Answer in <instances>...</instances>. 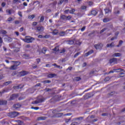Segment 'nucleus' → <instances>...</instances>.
Segmentation results:
<instances>
[{
  "label": "nucleus",
  "instance_id": "nucleus-38",
  "mask_svg": "<svg viewBox=\"0 0 125 125\" xmlns=\"http://www.w3.org/2000/svg\"><path fill=\"white\" fill-rule=\"evenodd\" d=\"M43 83H50V81L46 80L43 81Z\"/></svg>",
  "mask_w": 125,
  "mask_h": 125
},
{
  "label": "nucleus",
  "instance_id": "nucleus-59",
  "mask_svg": "<svg viewBox=\"0 0 125 125\" xmlns=\"http://www.w3.org/2000/svg\"><path fill=\"white\" fill-rule=\"evenodd\" d=\"M105 30H106V28H104V29H102V30L101 31V33H103V32H104Z\"/></svg>",
  "mask_w": 125,
  "mask_h": 125
},
{
  "label": "nucleus",
  "instance_id": "nucleus-35",
  "mask_svg": "<svg viewBox=\"0 0 125 125\" xmlns=\"http://www.w3.org/2000/svg\"><path fill=\"white\" fill-rule=\"evenodd\" d=\"M46 51V48L43 47L42 49V53H43L44 54V53H45Z\"/></svg>",
  "mask_w": 125,
  "mask_h": 125
},
{
  "label": "nucleus",
  "instance_id": "nucleus-12",
  "mask_svg": "<svg viewBox=\"0 0 125 125\" xmlns=\"http://www.w3.org/2000/svg\"><path fill=\"white\" fill-rule=\"evenodd\" d=\"M7 13H8L9 15L11 14L12 13H14V10L13 9H7L6 11Z\"/></svg>",
  "mask_w": 125,
  "mask_h": 125
},
{
  "label": "nucleus",
  "instance_id": "nucleus-4",
  "mask_svg": "<svg viewBox=\"0 0 125 125\" xmlns=\"http://www.w3.org/2000/svg\"><path fill=\"white\" fill-rule=\"evenodd\" d=\"M45 100V99L42 98L40 99L38 101H35L32 103V104H39V103H42V102H43V101Z\"/></svg>",
  "mask_w": 125,
  "mask_h": 125
},
{
  "label": "nucleus",
  "instance_id": "nucleus-33",
  "mask_svg": "<svg viewBox=\"0 0 125 125\" xmlns=\"http://www.w3.org/2000/svg\"><path fill=\"white\" fill-rule=\"evenodd\" d=\"M74 81H76V82H79V81H81V78H80V77H75L74 78Z\"/></svg>",
  "mask_w": 125,
  "mask_h": 125
},
{
  "label": "nucleus",
  "instance_id": "nucleus-3",
  "mask_svg": "<svg viewBox=\"0 0 125 125\" xmlns=\"http://www.w3.org/2000/svg\"><path fill=\"white\" fill-rule=\"evenodd\" d=\"M26 42L27 43H30L31 42H33V41H35V38L31 37H26Z\"/></svg>",
  "mask_w": 125,
  "mask_h": 125
},
{
  "label": "nucleus",
  "instance_id": "nucleus-60",
  "mask_svg": "<svg viewBox=\"0 0 125 125\" xmlns=\"http://www.w3.org/2000/svg\"><path fill=\"white\" fill-rule=\"evenodd\" d=\"M15 24H19L20 22L19 21H15Z\"/></svg>",
  "mask_w": 125,
  "mask_h": 125
},
{
  "label": "nucleus",
  "instance_id": "nucleus-39",
  "mask_svg": "<svg viewBox=\"0 0 125 125\" xmlns=\"http://www.w3.org/2000/svg\"><path fill=\"white\" fill-rule=\"evenodd\" d=\"M105 82H108L110 81V78L109 77H106L104 79Z\"/></svg>",
  "mask_w": 125,
  "mask_h": 125
},
{
  "label": "nucleus",
  "instance_id": "nucleus-55",
  "mask_svg": "<svg viewBox=\"0 0 125 125\" xmlns=\"http://www.w3.org/2000/svg\"><path fill=\"white\" fill-rule=\"evenodd\" d=\"M1 6H2L3 7H4V6H5V3L2 2L1 4Z\"/></svg>",
  "mask_w": 125,
  "mask_h": 125
},
{
  "label": "nucleus",
  "instance_id": "nucleus-42",
  "mask_svg": "<svg viewBox=\"0 0 125 125\" xmlns=\"http://www.w3.org/2000/svg\"><path fill=\"white\" fill-rule=\"evenodd\" d=\"M37 24H38V22L34 21L32 23V26H37Z\"/></svg>",
  "mask_w": 125,
  "mask_h": 125
},
{
  "label": "nucleus",
  "instance_id": "nucleus-8",
  "mask_svg": "<svg viewBox=\"0 0 125 125\" xmlns=\"http://www.w3.org/2000/svg\"><path fill=\"white\" fill-rule=\"evenodd\" d=\"M27 74H28V73L25 71H22L21 72H20V76H21V77H23L24 76H26V75H27Z\"/></svg>",
  "mask_w": 125,
  "mask_h": 125
},
{
  "label": "nucleus",
  "instance_id": "nucleus-56",
  "mask_svg": "<svg viewBox=\"0 0 125 125\" xmlns=\"http://www.w3.org/2000/svg\"><path fill=\"white\" fill-rule=\"evenodd\" d=\"M32 109H34L35 110H39L38 107H32Z\"/></svg>",
  "mask_w": 125,
  "mask_h": 125
},
{
  "label": "nucleus",
  "instance_id": "nucleus-34",
  "mask_svg": "<svg viewBox=\"0 0 125 125\" xmlns=\"http://www.w3.org/2000/svg\"><path fill=\"white\" fill-rule=\"evenodd\" d=\"M13 20H14V19H13V18H8L7 21H8V22H11V21H13Z\"/></svg>",
  "mask_w": 125,
  "mask_h": 125
},
{
  "label": "nucleus",
  "instance_id": "nucleus-27",
  "mask_svg": "<svg viewBox=\"0 0 125 125\" xmlns=\"http://www.w3.org/2000/svg\"><path fill=\"white\" fill-rule=\"evenodd\" d=\"M35 18V16L34 15H31L28 16V19L30 20H33Z\"/></svg>",
  "mask_w": 125,
  "mask_h": 125
},
{
  "label": "nucleus",
  "instance_id": "nucleus-20",
  "mask_svg": "<svg viewBox=\"0 0 125 125\" xmlns=\"http://www.w3.org/2000/svg\"><path fill=\"white\" fill-rule=\"evenodd\" d=\"M61 19L64 20V21H67V16L65 15L61 16Z\"/></svg>",
  "mask_w": 125,
  "mask_h": 125
},
{
  "label": "nucleus",
  "instance_id": "nucleus-1",
  "mask_svg": "<svg viewBox=\"0 0 125 125\" xmlns=\"http://www.w3.org/2000/svg\"><path fill=\"white\" fill-rule=\"evenodd\" d=\"M20 65V62H15V63L14 65L11 66L10 67V70H16L17 67Z\"/></svg>",
  "mask_w": 125,
  "mask_h": 125
},
{
  "label": "nucleus",
  "instance_id": "nucleus-7",
  "mask_svg": "<svg viewBox=\"0 0 125 125\" xmlns=\"http://www.w3.org/2000/svg\"><path fill=\"white\" fill-rule=\"evenodd\" d=\"M37 30L38 31V32H43V30H44V28H43V27L42 26H39L37 27Z\"/></svg>",
  "mask_w": 125,
  "mask_h": 125
},
{
  "label": "nucleus",
  "instance_id": "nucleus-28",
  "mask_svg": "<svg viewBox=\"0 0 125 125\" xmlns=\"http://www.w3.org/2000/svg\"><path fill=\"white\" fill-rule=\"evenodd\" d=\"M6 104V101H0V105H4Z\"/></svg>",
  "mask_w": 125,
  "mask_h": 125
},
{
  "label": "nucleus",
  "instance_id": "nucleus-13",
  "mask_svg": "<svg viewBox=\"0 0 125 125\" xmlns=\"http://www.w3.org/2000/svg\"><path fill=\"white\" fill-rule=\"evenodd\" d=\"M74 41L75 42L74 43H76V44H81L82 43V42H80V40H76V38L74 39Z\"/></svg>",
  "mask_w": 125,
  "mask_h": 125
},
{
  "label": "nucleus",
  "instance_id": "nucleus-16",
  "mask_svg": "<svg viewBox=\"0 0 125 125\" xmlns=\"http://www.w3.org/2000/svg\"><path fill=\"white\" fill-rule=\"evenodd\" d=\"M59 35L61 37H63V36H65V35H66V32L65 31H61L59 33Z\"/></svg>",
  "mask_w": 125,
  "mask_h": 125
},
{
  "label": "nucleus",
  "instance_id": "nucleus-29",
  "mask_svg": "<svg viewBox=\"0 0 125 125\" xmlns=\"http://www.w3.org/2000/svg\"><path fill=\"white\" fill-rule=\"evenodd\" d=\"M46 119V117H40L38 118V120L39 121H42V120H45Z\"/></svg>",
  "mask_w": 125,
  "mask_h": 125
},
{
  "label": "nucleus",
  "instance_id": "nucleus-54",
  "mask_svg": "<svg viewBox=\"0 0 125 125\" xmlns=\"http://www.w3.org/2000/svg\"><path fill=\"white\" fill-rule=\"evenodd\" d=\"M23 31H24V28L21 27V28L20 29V31H21V32H23Z\"/></svg>",
  "mask_w": 125,
  "mask_h": 125
},
{
  "label": "nucleus",
  "instance_id": "nucleus-10",
  "mask_svg": "<svg viewBox=\"0 0 125 125\" xmlns=\"http://www.w3.org/2000/svg\"><path fill=\"white\" fill-rule=\"evenodd\" d=\"M109 62L110 64H112V63H113L114 64H116L117 63V59L113 58L111 60H110Z\"/></svg>",
  "mask_w": 125,
  "mask_h": 125
},
{
  "label": "nucleus",
  "instance_id": "nucleus-41",
  "mask_svg": "<svg viewBox=\"0 0 125 125\" xmlns=\"http://www.w3.org/2000/svg\"><path fill=\"white\" fill-rule=\"evenodd\" d=\"M81 9H83V10H84V9H86V6H82L81 7Z\"/></svg>",
  "mask_w": 125,
  "mask_h": 125
},
{
  "label": "nucleus",
  "instance_id": "nucleus-40",
  "mask_svg": "<svg viewBox=\"0 0 125 125\" xmlns=\"http://www.w3.org/2000/svg\"><path fill=\"white\" fill-rule=\"evenodd\" d=\"M108 21H109V20L108 19H104L103 20V22H104V23H106Z\"/></svg>",
  "mask_w": 125,
  "mask_h": 125
},
{
  "label": "nucleus",
  "instance_id": "nucleus-64",
  "mask_svg": "<svg viewBox=\"0 0 125 125\" xmlns=\"http://www.w3.org/2000/svg\"><path fill=\"white\" fill-rule=\"evenodd\" d=\"M72 67H69L68 68H67V70H69V71H71V70H72Z\"/></svg>",
  "mask_w": 125,
  "mask_h": 125
},
{
  "label": "nucleus",
  "instance_id": "nucleus-61",
  "mask_svg": "<svg viewBox=\"0 0 125 125\" xmlns=\"http://www.w3.org/2000/svg\"><path fill=\"white\" fill-rule=\"evenodd\" d=\"M21 40H22V41L24 42H26V38L25 39H22Z\"/></svg>",
  "mask_w": 125,
  "mask_h": 125
},
{
  "label": "nucleus",
  "instance_id": "nucleus-49",
  "mask_svg": "<svg viewBox=\"0 0 125 125\" xmlns=\"http://www.w3.org/2000/svg\"><path fill=\"white\" fill-rule=\"evenodd\" d=\"M58 14H59V13H56L55 14V15L53 16L54 18H56V17H57V16H58Z\"/></svg>",
  "mask_w": 125,
  "mask_h": 125
},
{
  "label": "nucleus",
  "instance_id": "nucleus-2",
  "mask_svg": "<svg viewBox=\"0 0 125 125\" xmlns=\"http://www.w3.org/2000/svg\"><path fill=\"white\" fill-rule=\"evenodd\" d=\"M19 115V113L16 112H10L9 113V117H10V118H15L17 117Z\"/></svg>",
  "mask_w": 125,
  "mask_h": 125
},
{
  "label": "nucleus",
  "instance_id": "nucleus-43",
  "mask_svg": "<svg viewBox=\"0 0 125 125\" xmlns=\"http://www.w3.org/2000/svg\"><path fill=\"white\" fill-rule=\"evenodd\" d=\"M13 2L14 3H16V2H21V1L18 0H14Z\"/></svg>",
  "mask_w": 125,
  "mask_h": 125
},
{
  "label": "nucleus",
  "instance_id": "nucleus-48",
  "mask_svg": "<svg viewBox=\"0 0 125 125\" xmlns=\"http://www.w3.org/2000/svg\"><path fill=\"white\" fill-rule=\"evenodd\" d=\"M71 18H72V17H71V16H68L66 17V20H70V19H71Z\"/></svg>",
  "mask_w": 125,
  "mask_h": 125
},
{
  "label": "nucleus",
  "instance_id": "nucleus-25",
  "mask_svg": "<svg viewBox=\"0 0 125 125\" xmlns=\"http://www.w3.org/2000/svg\"><path fill=\"white\" fill-rule=\"evenodd\" d=\"M91 14H92V15H94V16H95V15H96V14H97V11H96L95 10H92L91 12Z\"/></svg>",
  "mask_w": 125,
  "mask_h": 125
},
{
  "label": "nucleus",
  "instance_id": "nucleus-51",
  "mask_svg": "<svg viewBox=\"0 0 125 125\" xmlns=\"http://www.w3.org/2000/svg\"><path fill=\"white\" fill-rule=\"evenodd\" d=\"M85 30V26H83L82 29H81V31L83 32Z\"/></svg>",
  "mask_w": 125,
  "mask_h": 125
},
{
  "label": "nucleus",
  "instance_id": "nucleus-11",
  "mask_svg": "<svg viewBox=\"0 0 125 125\" xmlns=\"http://www.w3.org/2000/svg\"><path fill=\"white\" fill-rule=\"evenodd\" d=\"M5 40L6 42H12V38L9 37H7L5 38Z\"/></svg>",
  "mask_w": 125,
  "mask_h": 125
},
{
  "label": "nucleus",
  "instance_id": "nucleus-19",
  "mask_svg": "<svg viewBox=\"0 0 125 125\" xmlns=\"http://www.w3.org/2000/svg\"><path fill=\"white\" fill-rule=\"evenodd\" d=\"M117 70L118 71V72H122V71H123V69L118 68L117 69H115L114 71L112 70V71H109V74H110V73H114V72H115Z\"/></svg>",
  "mask_w": 125,
  "mask_h": 125
},
{
  "label": "nucleus",
  "instance_id": "nucleus-47",
  "mask_svg": "<svg viewBox=\"0 0 125 125\" xmlns=\"http://www.w3.org/2000/svg\"><path fill=\"white\" fill-rule=\"evenodd\" d=\"M64 13H70V10H65L64 11Z\"/></svg>",
  "mask_w": 125,
  "mask_h": 125
},
{
  "label": "nucleus",
  "instance_id": "nucleus-57",
  "mask_svg": "<svg viewBox=\"0 0 125 125\" xmlns=\"http://www.w3.org/2000/svg\"><path fill=\"white\" fill-rule=\"evenodd\" d=\"M36 61L38 63H40V62H41V59H37Z\"/></svg>",
  "mask_w": 125,
  "mask_h": 125
},
{
  "label": "nucleus",
  "instance_id": "nucleus-22",
  "mask_svg": "<svg viewBox=\"0 0 125 125\" xmlns=\"http://www.w3.org/2000/svg\"><path fill=\"white\" fill-rule=\"evenodd\" d=\"M7 32L6 31L4 30H0V34L1 35H6V34H7Z\"/></svg>",
  "mask_w": 125,
  "mask_h": 125
},
{
  "label": "nucleus",
  "instance_id": "nucleus-14",
  "mask_svg": "<svg viewBox=\"0 0 125 125\" xmlns=\"http://www.w3.org/2000/svg\"><path fill=\"white\" fill-rule=\"evenodd\" d=\"M20 107H21V104H17L14 105V108H15V109H18L20 108Z\"/></svg>",
  "mask_w": 125,
  "mask_h": 125
},
{
  "label": "nucleus",
  "instance_id": "nucleus-63",
  "mask_svg": "<svg viewBox=\"0 0 125 125\" xmlns=\"http://www.w3.org/2000/svg\"><path fill=\"white\" fill-rule=\"evenodd\" d=\"M15 33L16 36H19V32H15Z\"/></svg>",
  "mask_w": 125,
  "mask_h": 125
},
{
  "label": "nucleus",
  "instance_id": "nucleus-58",
  "mask_svg": "<svg viewBox=\"0 0 125 125\" xmlns=\"http://www.w3.org/2000/svg\"><path fill=\"white\" fill-rule=\"evenodd\" d=\"M39 39H42V38H43V36L42 35H39L38 36Z\"/></svg>",
  "mask_w": 125,
  "mask_h": 125
},
{
  "label": "nucleus",
  "instance_id": "nucleus-6",
  "mask_svg": "<svg viewBox=\"0 0 125 125\" xmlns=\"http://www.w3.org/2000/svg\"><path fill=\"white\" fill-rule=\"evenodd\" d=\"M18 94H14L10 97V100H13V99H15V98H17L18 97Z\"/></svg>",
  "mask_w": 125,
  "mask_h": 125
},
{
  "label": "nucleus",
  "instance_id": "nucleus-31",
  "mask_svg": "<svg viewBox=\"0 0 125 125\" xmlns=\"http://www.w3.org/2000/svg\"><path fill=\"white\" fill-rule=\"evenodd\" d=\"M54 51H59V47L56 46L55 48L53 49Z\"/></svg>",
  "mask_w": 125,
  "mask_h": 125
},
{
  "label": "nucleus",
  "instance_id": "nucleus-21",
  "mask_svg": "<svg viewBox=\"0 0 125 125\" xmlns=\"http://www.w3.org/2000/svg\"><path fill=\"white\" fill-rule=\"evenodd\" d=\"M104 11L105 13H110V12H111V9L106 8V9H104Z\"/></svg>",
  "mask_w": 125,
  "mask_h": 125
},
{
  "label": "nucleus",
  "instance_id": "nucleus-30",
  "mask_svg": "<svg viewBox=\"0 0 125 125\" xmlns=\"http://www.w3.org/2000/svg\"><path fill=\"white\" fill-rule=\"evenodd\" d=\"M53 35H57L58 34V30L55 29L52 32Z\"/></svg>",
  "mask_w": 125,
  "mask_h": 125
},
{
  "label": "nucleus",
  "instance_id": "nucleus-53",
  "mask_svg": "<svg viewBox=\"0 0 125 125\" xmlns=\"http://www.w3.org/2000/svg\"><path fill=\"white\" fill-rule=\"evenodd\" d=\"M71 125H78V123L76 122H74L71 124Z\"/></svg>",
  "mask_w": 125,
  "mask_h": 125
},
{
  "label": "nucleus",
  "instance_id": "nucleus-24",
  "mask_svg": "<svg viewBox=\"0 0 125 125\" xmlns=\"http://www.w3.org/2000/svg\"><path fill=\"white\" fill-rule=\"evenodd\" d=\"M67 43L70 45L74 44V43H75V41H74V39L73 40L68 41Z\"/></svg>",
  "mask_w": 125,
  "mask_h": 125
},
{
  "label": "nucleus",
  "instance_id": "nucleus-37",
  "mask_svg": "<svg viewBox=\"0 0 125 125\" xmlns=\"http://www.w3.org/2000/svg\"><path fill=\"white\" fill-rule=\"evenodd\" d=\"M43 20H44V17L43 16H42L40 18V22H43Z\"/></svg>",
  "mask_w": 125,
  "mask_h": 125
},
{
  "label": "nucleus",
  "instance_id": "nucleus-9",
  "mask_svg": "<svg viewBox=\"0 0 125 125\" xmlns=\"http://www.w3.org/2000/svg\"><path fill=\"white\" fill-rule=\"evenodd\" d=\"M23 87H24L23 84H20V85H18V86H14V88H16V89H20L21 88H23Z\"/></svg>",
  "mask_w": 125,
  "mask_h": 125
},
{
  "label": "nucleus",
  "instance_id": "nucleus-50",
  "mask_svg": "<svg viewBox=\"0 0 125 125\" xmlns=\"http://www.w3.org/2000/svg\"><path fill=\"white\" fill-rule=\"evenodd\" d=\"M18 14H19V16H20V17H22V12H19Z\"/></svg>",
  "mask_w": 125,
  "mask_h": 125
},
{
  "label": "nucleus",
  "instance_id": "nucleus-18",
  "mask_svg": "<svg viewBox=\"0 0 125 125\" xmlns=\"http://www.w3.org/2000/svg\"><path fill=\"white\" fill-rule=\"evenodd\" d=\"M121 55H122V54H121V53H115L113 55V57H120V56H121Z\"/></svg>",
  "mask_w": 125,
  "mask_h": 125
},
{
  "label": "nucleus",
  "instance_id": "nucleus-23",
  "mask_svg": "<svg viewBox=\"0 0 125 125\" xmlns=\"http://www.w3.org/2000/svg\"><path fill=\"white\" fill-rule=\"evenodd\" d=\"M92 53H93V50H91L88 52L87 53L85 54V56H88V55H90Z\"/></svg>",
  "mask_w": 125,
  "mask_h": 125
},
{
  "label": "nucleus",
  "instance_id": "nucleus-26",
  "mask_svg": "<svg viewBox=\"0 0 125 125\" xmlns=\"http://www.w3.org/2000/svg\"><path fill=\"white\" fill-rule=\"evenodd\" d=\"M23 58H25V59H29V58H30V55L28 54H24Z\"/></svg>",
  "mask_w": 125,
  "mask_h": 125
},
{
  "label": "nucleus",
  "instance_id": "nucleus-17",
  "mask_svg": "<svg viewBox=\"0 0 125 125\" xmlns=\"http://www.w3.org/2000/svg\"><path fill=\"white\" fill-rule=\"evenodd\" d=\"M47 77L48 78H54V77H56V74H49Z\"/></svg>",
  "mask_w": 125,
  "mask_h": 125
},
{
  "label": "nucleus",
  "instance_id": "nucleus-45",
  "mask_svg": "<svg viewBox=\"0 0 125 125\" xmlns=\"http://www.w3.org/2000/svg\"><path fill=\"white\" fill-rule=\"evenodd\" d=\"M65 51H66L65 49H63L61 51L59 52V53H64V52H65Z\"/></svg>",
  "mask_w": 125,
  "mask_h": 125
},
{
  "label": "nucleus",
  "instance_id": "nucleus-52",
  "mask_svg": "<svg viewBox=\"0 0 125 125\" xmlns=\"http://www.w3.org/2000/svg\"><path fill=\"white\" fill-rule=\"evenodd\" d=\"M122 43H123V41H120L119 42V45H117L118 47L120 46V45H121L122 44Z\"/></svg>",
  "mask_w": 125,
  "mask_h": 125
},
{
  "label": "nucleus",
  "instance_id": "nucleus-5",
  "mask_svg": "<svg viewBox=\"0 0 125 125\" xmlns=\"http://www.w3.org/2000/svg\"><path fill=\"white\" fill-rule=\"evenodd\" d=\"M94 46L96 49H100L102 48V46H103V45L102 44V43H98L97 44H95Z\"/></svg>",
  "mask_w": 125,
  "mask_h": 125
},
{
  "label": "nucleus",
  "instance_id": "nucleus-62",
  "mask_svg": "<svg viewBox=\"0 0 125 125\" xmlns=\"http://www.w3.org/2000/svg\"><path fill=\"white\" fill-rule=\"evenodd\" d=\"M79 53H76V54L74 55V57H77V56H79Z\"/></svg>",
  "mask_w": 125,
  "mask_h": 125
},
{
  "label": "nucleus",
  "instance_id": "nucleus-15",
  "mask_svg": "<svg viewBox=\"0 0 125 125\" xmlns=\"http://www.w3.org/2000/svg\"><path fill=\"white\" fill-rule=\"evenodd\" d=\"M114 46H115V44L114 43V42H112L110 44H107L106 45V47H114Z\"/></svg>",
  "mask_w": 125,
  "mask_h": 125
},
{
  "label": "nucleus",
  "instance_id": "nucleus-36",
  "mask_svg": "<svg viewBox=\"0 0 125 125\" xmlns=\"http://www.w3.org/2000/svg\"><path fill=\"white\" fill-rule=\"evenodd\" d=\"M75 10L74 9H73L72 10H69V13H70L71 14H73V13H74V12H75Z\"/></svg>",
  "mask_w": 125,
  "mask_h": 125
},
{
  "label": "nucleus",
  "instance_id": "nucleus-32",
  "mask_svg": "<svg viewBox=\"0 0 125 125\" xmlns=\"http://www.w3.org/2000/svg\"><path fill=\"white\" fill-rule=\"evenodd\" d=\"M9 83H11V81H8L4 83V85H8Z\"/></svg>",
  "mask_w": 125,
  "mask_h": 125
},
{
  "label": "nucleus",
  "instance_id": "nucleus-44",
  "mask_svg": "<svg viewBox=\"0 0 125 125\" xmlns=\"http://www.w3.org/2000/svg\"><path fill=\"white\" fill-rule=\"evenodd\" d=\"M93 5V2L91 1L88 2V5H89L90 6H91V5Z\"/></svg>",
  "mask_w": 125,
  "mask_h": 125
},
{
  "label": "nucleus",
  "instance_id": "nucleus-46",
  "mask_svg": "<svg viewBox=\"0 0 125 125\" xmlns=\"http://www.w3.org/2000/svg\"><path fill=\"white\" fill-rule=\"evenodd\" d=\"M50 36L48 35H46L44 36H43V38H44L45 39H48V38H49Z\"/></svg>",
  "mask_w": 125,
  "mask_h": 125
}]
</instances>
